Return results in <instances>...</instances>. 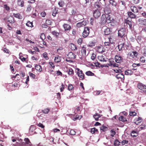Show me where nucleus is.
<instances>
[{"mask_svg": "<svg viewBox=\"0 0 146 146\" xmlns=\"http://www.w3.org/2000/svg\"><path fill=\"white\" fill-rule=\"evenodd\" d=\"M141 117H139L137 120V122H135V123L137 125H139V123H140L141 121H140V120H141Z\"/></svg>", "mask_w": 146, "mask_h": 146, "instance_id": "8fccbe9b", "label": "nucleus"}, {"mask_svg": "<svg viewBox=\"0 0 146 146\" xmlns=\"http://www.w3.org/2000/svg\"><path fill=\"white\" fill-rule=\"evenodd\" d=\"M120 142L118 140L116 139L114 141V145L115 146H118L120 145Z\"/></svg>", "mask_w": 146, "mask_h": 146, "instance_id": "c03bdc74", "label": "nucleus"}, {"mask_svg": "<svg viewBox=\"0 0 146 146\" xmlns=\"http://www.w3.org/2000/svg\"><path fill=\"white\" fill-rule=\"evenodd\" d=\"M115 61L116 62L120 63L123 62L122 57L119 55H115Z\"/></svg>", "mask_w": 146, "mask_h": 146, "instance_id": "423d86ee", "label": "nucleus"}, {"mask_svg": "<svg viewBox=\"0 0 146 146\" xmlns=\"http://www.w3.org/2000/svg\"><path fill=\"white\" fill-rule=\"evenodd\" d=\"M13 16L19 19H22V16L19 14H13Z\"/></svg>", "mask_w": 146, "mask_h": 146, "instance_id": "cd10ccee", "label": "nucleus"}, {"mask_svg": "<svg viewBox=\"0 0 146 146\" xmlns=\"http://www.w3.org/2000/svg\"><path fill=\"white\" fill-rule=\"evenodd\" d=\"M63 27L64 31H69L71 29V26L68 24L64 23L63 25Z\"/></svg>", "mask_w": 146, "mask_h": 146, "instance_id": "9d476101", "label": "nucleus"}, {"mask_svg": "<svg viewBox=\"0 0 146 146\" xmlns=\"http://www.w3.org/2000/svg\"><path fill=\"white\" fill-rule=\"evenodd\" d=\"M90 33V29L87 27H85L82 33V36L84 38H86L88 35Z\"/></svg>", "mask_w": 146, "mask_h": 146, "instance_id": "20e7f679", "label": "nucleus"}, {"mask_svg": "<svg viewBox=\"0 0 146 146\" xmlns=\"http://www.w3.org/2000/svg\"><path fill=\"white\" fill-rule=\"evenodd\" d=\"M102 29L104 30V34L105 35H108L111 32L110 29L106 26H104L102 28Z\"/></svg>", "mask_w": 146, "mask_h": 146, "instance_id": "1a4fd4ad", "label": "nucleus"}, {"mask_svg": "<svg viewBox=\"0 0 146 146\" xmlns=\"http://www.w3.org/2000/svg\"><path fill=\"white\" fill-rule=\"evenodd\" d=\"M131 11L134 13H138V10L137 7L135 6H132L130 7Z\"/></svg>", "mask_w": 146, "mask_h": 146, "instance_id": "4468645a", "label": "nucleus"}, {"mask_svg": "<svg viewBox=\"0 0 146 146\" xmlns=\"http://www.w3.org/2000/svg\"><path fill=\"white\" fill-rule=\"evenodd\" d=\"M101 13L99 9L96 10L93 13V16L95 18H98L100 16Z\"/></svg>", "mask_w": 146, "mask_h": 146, "instance_id": "0eeeda50", "label": "nucleus"}, {"mask_svg": "<svg viewBox=\"0 0 146 146\" xmlns=\"http://www.w3.org/2000/svg\"><path fill=\"white\" fill-rule=\"evenodd\" d=\"M116 77L118 79H124V75L122 73H119L117 74L116 76Z\"/></svg>", "mask_w": 146, "mask_h": 146, "instance_id": "6ab92c4d", "label": "nucleus"}, {"mask_svg": "<svg viewBox=\"0 0 146 146\" xmlns=\"http://www.w3.org/2000/svg\"><path fill=\"white\" fill-rule=\"evenodd\" d=\"M110 4H111L112 6L115 7L116 5V3L113 0H110Z\"/></svg>", "mask_w": 146, "mask_h": 146, "instance_id": "37998d69", "label": "nucleus"}, {"mask_svg": "<svg viewBox=\"0 0 146 146\" xmlns=\"http://www.w3.org/2000/svg\"><path fill=\"white\" fill-rule=\"evenodd\" d=\"M86 46H83L82 47V49L81 50V52L83 56L84 57L86 55Z\"/></svg>", "mask_w": 146, "mask_h": 146, "instance_id": "2eb2a0df", "label": "nucleus"}, {"mask_svg": "<svg viewBox=\"0 0 146 146\" xmlns=\"http://www.w3.org/2000/svg\"><path fill=\"white\" fill-rule=\"evenodd\" d=\"M140 24L142 25L146 26V19H144L139 21Z\"/></svg>", "mask_w": 146, "mask_h": 146, "instance_id": "bb28decb", "label": "nucleus"}, {"mask_svg": "<svg viewBox=\"0 0 146 146\" xmlns=\"http://www.w3.org/2000/svg\"><path fill=\"white\" fill-rule=\"evenodd\" d=\"M36 129V127L34 125H31L29 129V132L30 133L31 132H33Z\"/></svg>", "mask_w": 146, "mask_h": 146, "instance_id": "c9c22d12", "label": "nucleus"}, {"mask_svg": "<svg viewBox=\"0 0 146 146\" xmlns=\"http://www.w3.org/2000/svg\"><path fill=\"white\" fill-rule=\"evenodd\" d=\"M61 61L60 57L58 56H57L55 57L54 59V61L57 63Z\"/></svg>", "mask_w": 146, "mask_h": 146, "instance_id": "c756f323", "label": "nucleus"}, {"mask_svg": "<svg viewBox=\"0 0 146 146\" xmlns=\"http://www.w3.org/2000/svg\"><path fill=\"white\" fill-rule=\"evenodd\" d=\"M90 132L92 134H98L99 132L98 129L94 127L91 129Z\"/></svg>", "mask_w": 146, "mask_h": 146, "instance_id": "4be33fe9", "label": "nucleus"}, {"mask_svg": "<svg viewBox=\"0 0 146 146\" xmlns=\"http://www.w3.org/2000/svg\"><path fill=\"white\" fill-rule=\"evenodd\" d=\"M77 74L78 76L81 78V80H83L84 79L85 75L82 70H80L79 72H77Z\"/></svg>", "mask_w": 146, "mask_h": 146, "instance_id": "9b49d317", "label": "nucleus"}, {"mask_svg": "<svg viewBox=\"0 0 146 146\" xmlns=\"http://www.w3.org/2000/svg\"><path fill=\"white\" fill-rule=\"evenodd\" d=\"M101 21L102 24V25L107 23L106 18V15L104 14L102 15L101 17Z\"/></svg>", "mask_w": 146, "mask_h": 146, "instance_id": "f8f14e48", "label": "nucleus"}, {"mask_svg": "<svg viewBox=\"0 0 146 146\" xmlns=\"http://www.w3.org/2000/svg\"><path fill=\"white\" fill-rule=\"evenodd\" d=\"M128 55L130 59H135L137 58L138 52L136 51H133L131 53H129Z\"/></svg>", "mask_w": 146, "mask_h": 146, "instance_id": "7ed1b4c3", "label": "nucleus"}, {"mask_svg": "<svg viewBox=\"0 0 146 146\" xmlns=\"http://www.w3.org/2000/svg\"><path fill=\"white\" fill-rule=\"evenodd\" d=\"M106 18L107 23H108L111 22L112 20L113 19L110 15L107 14L106 15Z\"/></svg>", "mask_w": 146, "mask_h": 146, "instance_id": "a211bd4d", "label": "nucleus"}, {"mask_svg": "<svg viewBox=\"0 0 146 146\" xmlns=\"http://www.w3.org/2000/svg\"><path fill=\"white\" fill-rule=\"evenodd\" d=\"M24 140L25 141V143L26 144H28L29 146L32 145L31 143L28 138H25Z\"/></svg>", "mask_w": 146, "mask_h": 146, "instance_id": "2f4dec72", "label": "nucleus"}, {"mask_svg": "<svg viewBox=\"0 0 146 146\" xmlns=\"http://www.w3.org/2000/svg\"><path fill=\"white\" fill-rule=\"evenodd\" d=\"M94 43L92 41L90 42L88 44V46L90 47L94 46Z\"/></svg>", "mask_w": 146, "mask_h": 146, "instance_id": "680f3d73", "label": "nucleus"}, {"mask_svg": "<svg viewBox=\"0 0 146 146\" xmlns=\"http://www.w3.org/2000/svg\"><path fill=\"white\" fill-rule=\"evenodd\" d=\"M95 7L96 8H97V9H100L101 7V6L99 5V3H96L95 4Z\"/></svg>", "mask_w": 146, "mask_h": 146, "instance_id": "69168bd1", "label": "nucleus"}, {"mask_svg": "<svg viewBox=\"0 0 146 146\" xmlns=\"http://www.w3.org/2000/svg\"><path fill=\"white\" fill-rule=\"evenodd\" d=\"M3 6L4 8L6 11H9L10 10V7L9 6H8L7 5L5 4Z\"/></svg>", "mask_w": 146, "mask_h": 146, "instance_id": "49530a36", "label": "nucleus"}, {"mask_svg": "<svg viewBox=\"0 0 146 146\" xmlns=\"http://www.w3.org/2000/svg\"><path fill=\"white\" fill-rule=\"evenodd\" d=\"M96 57V55L94 53H92L91 56V58L93 60H94Z\"/></svg>", "mask_w": 146, "mask_h": 146, "instance_id": "13d9d810", "label": "nucleus"}, {"mask_svg": "<svg viewBox=\"0 0 146 146\" xmlns=\"http://www.w3.org/2000/svg\"><path fill=\"white\" fill-rule=\"evenodd\" d=\"M36 125H37L38 127H40L42 128H44V126L43 125V124L40 123H37Z\"/></svg>", "mask_w": 146, "mask_h": 146, "instance_id": "864d4df0", "label": "nucleus"}, {"mask_svg": "<svg viewBox=\"0 0 146 146\" xmlns=\"http://www.w3.org/2000/svg\"><path fill=\"white\" fill-rule=\"evenodd\" d=\"M127 15L131 19H134L136 18V15L130 11H128L127 13Z\"/></svg>", "mask_w": 146, "mask_h": 146, "instance_id": "dca6fc26", "label": "nucleus"}, {"mask_svg": "<svg viewBox=\"0 0 146 146\" xmlns=\"http://www.w3.org/2000/svg\"><path fill=\"white\" fill-rule=\"evenodd\" d=\"M109 63L108 65L109 66H113L114 67H118V64L115 63L113 58L110 59L109 60Z\"/></svg>", "mask_w": 146, "mask_h": 146, "instance_id": "39448f33", "label": "nucleus"}, {"mask_svg": "<svg viewBox=\"0 0 146 146\" xmlns=\"http://www.w3.org/2000/svg\"><path fill=\"white\" fill-rule=\"evenodd\" d=\"M132 2L134 4H137L140 2V0H132Z\"/></svg>", "mask_w": 146, "mask_h": 146, "instance_id": "0e129e2a", "label": "nucleus"}, {"mask_svg": "<svg viewBox=\"0 0 146 146\" xmlns=\"http://www.w3.org/2000/svg\"><path fill=\"white\" fill-rule=\"evenodd\" d=\"M32 7L30 5H28L27 7V9L26 10V11L27 12H29L31 10Z\"/></svg>", "mask_w": 146, "mask_h": 146, "instance_id": "5fc2aeb1", "label": "nucleus"}, {"mask_svg": "<svg viewBox=\"0 0 146 146\" xmlns=\"http://www.w3.org/2000/svg\"><path fill=\"white\" fill-rule=\"evenodd\" d=\"M124 43H123L121 44H119L118 46V48L119 49V51L122 50V49L124 48Z\"/></svg>", "mask_w": 146, "mask_h": 146, "instance_id": "c85d7f7f", "label": "nucleus"}, {"mask_svg": "<svg viewBox=\"0 0 146 146\" xmlns=\"http://www.w3.org/2000/svg\"><path fill=\"white\" fill-rule=\"evenodd\" d=\"M118 36L122 38H124L126 36V32L125 28H122L118 31Z\"/></svg>", "mask_w": 146, "mask_h": 146, "instance_id": "f03ea898", "label": "nucleus"}, {"mask_svg": "<svg viewBox=\"0 0 146 146\" xmlns=\"http://www.w3.org/2000/svg\"><path fill=\"white\" fill-rule=\"evenodd\" d=\"M119 120L122 121L124 122L127 121L126 118L123 116H121L119 117Z\"/></svg>", "mask_w": 146, "mask_h": 146, "instance_id": "4c0bfd02", "label": "nucleus"}, {"mask_svg": "<svg viewBox=\"0 0 146 146\" xmlns=\"http://www.w3.org/2000/svg\"><path fill=\"white\" fill-rule=\"evenodd\" d=\"M98 60L100 61H106V60L104 58V56L102 55L98 56Z\"/></svg>", "mask_w": 146, "mask_h": 146, "instance_id": "b1692460", "label": "nucleus"}, {"mask_svg": "<svg viewBox=\"0 0 146 146\" xmlns=\"http://www.w3.org/2000/svg\"><path fill=\"white\" fill-rule=\"evenodd\" d=\"M137 115V113L135 111H129V115L130 116H132L134 117Z\"/></svg>", "mask_w": 146, "mask_h": 146, "instance_id": "a19ab883", "label": "nucleus"}, {"mask_svg": "<svg viewBox=\"0 0 146 146\" xmlns=\"http://www.w3.org/2000/svg\"><path fill=\"white\" fill-rule=\"evenodd\" d=\"M137 88L139 91L141 93H144L146 95V86L141 83L137 84Z\"/></svg>", "mask_w": 146, "mask_h": 146, "instance_id": "f257e3e1", "label": "nucleus"}, {"mask_svg": "<svg viewBox=\"0 0 146 146\" xmlns=\"http://www.w3.org/2000/svg\"><path fill=\"white\" fill-rule=\"evenodd\" d=\"M17 1V4L19 6L22 7L24 6V2L23 0H18Z\"/></svg>", "mask_w": 146, "mask_h": 146, "instance_id": "a878e982", "label": "nucleus"}, {"mask_svg": "<svg viewBox=\"0 0 146 146\" xmlns=\"http://www.w3.org/2000/svg\"><path fill=\"white\" fill-rule=\"evenodd\" d=\"M68 89L69 91L73 90L74 89V88L73 85L71 84H69L68 87Z\"/></svg>", "mask_w": 146, "mask_h": 146, "instance_id": "79ce46f5", "label": "nucleus"}, {"mask_svg": "<svg viewBox=\"0 0 146 146\" xmlns=\"http://www.w3.org/2000/svg\"><path fill=\"white\" fill-rule=\"evenodd\" d=\"M100 117V115L97 113H96L95 115H93V117L94 118L96 121L98 120L99 118Z\"/></svg>", "mask_w": 146, "mask_h": 146, "instance_id": "7c9ffc66", "label": "nucleus"}, {"mask_svg": "<svg viewBox=\"0 0 146 146\" xmlns=\"http://www.w3.org/2000/svg\"><path fill=\"white\" fill-rule=\"evenodd\" d=\"M29 74L30 76L32 77L33 79H35V78L36 76L35 74L31 73L30 72H29Z\"/></svg>", "mask_w": 146, "mask_h": 146, "instance_id": "a18cd8bd", "label": "nucleus"}, {"mask_svg": "<svg viewBox=\"0 0 146 146\" xmlns=\"http://www.w3.org/2000/svg\"><path fill=\"white\" fill-rule=\"evenodd\" d=\"M70 47L72 50H75L77 49L76 45L73 43H70Z\"/></svg>", "mask_w": 146, "mask_h": 146, "instance_id": "412c9836", "label": "nucleus"}, {"mask_svg": "<svg viewBox=\"0 0 146 146\" xmlns=\"http://www.w3.org/2000/svg\"><path fill=\"white\" fill-rule=\"evenodd\" d=\"M35 67L36 70L37 71L41 72L42 71V68L40 65H36Z\"/></svg>", "mask_w": 146, "mask_h": 146, "instance_id": "aec40b11", "label": "nucleus"}, {"mask_svg": "<svg viewBox=\"0 0 146 146\" xmlns=\"http://www.w3.org/2000/svg\"><path fill=\"white\" fill-rule=\"evenodd\" d=\"M100 130L103 132L107 130L108 127L104 125H102L100 127Z\"/></svg>", "mask_w": 146, "mask_h": 146, "instance_id": "58836bf2", "label": "nucleus"}, {"mask_svg": "<svg viewBox=\"0 0 146 146\" xmlns=\"http://www.w3.org/2000/svg\"><path fill=\"white\" fill-rule=\"evenodd\" d=\"M111 136L112 137H113L114 135H115L116 132L115 131L113 130H111Z\"/></svg>", "mask_w": 146, "mask_h": 146, "instance_id": "bf43d9fd", "label": "nucleus"}, {"mask_svg": "<svg viewBox=\"0 0 146 146\" xmlns=\"http://www.w3.org/2000/svg\"><path fill=\"white\" fill-rule=\"evenodd\" d=\"M7 21L11 23H14V19L12 16L9 17L7 19Z\"/></svg>", "mask_w": 146, "mask_h": 146, "instance_id": "5701e85b", "label": "nucleus"}, {"mask_svg": "<svg viewBox=\"0 0 146 146\" xmlns=\"http://www.w3.org/2000/svg\"><path fill=\"white\" fill-rule=\"evenodd\" d=\"M124 23L126 24L127 25H128L129 26V27L130 29H131L132 28V25L130 21L127 19H125Z\"/></svg>", "mask_w": 146, "mask_h": 146, "instance_id": "f3484780", "label": "nucleus"}, {"mask_svg": "<svg viewBox=\"0 0 146 146\" xmlns=\"http://www.w3.org/2000/svg\"><path fill=\"white\" fill-rule=\"evenodd\" d=\"M143 54L145 56H146V47L144 46L143 47Z\"/></svg>", "mask_w": 146, "mask_h": 146, "instance_id": "774afa93", "label": "nucleus"}, {"mask_svg": "<svg viewBox=\"0 0 146 146\" xmlns=\"http://www.w3.org/2000/svg\"><path fill=\"white\" fill-rule=\"evenodd\" d=\"M85 74L88 76H92L95 75L94 74V73L90 71L86 72L85 73Z\"/></svg>", "mask_w": 146, "mask_h": 146, "instance_id": "72a5a7b5", "label": "nucleus"}, {"mask_svg": "<svg viewBox=\"0 0 146 146\" xmlns=\"http://www.w3.org/2000/svg\"><path fill=\"white\" fill-rule=\"evenodd\" d=\"M48 54L46 52H45L42 54L43 57L46 60H48L49 59V57L48 56Z\"/></svg>", "mask_w": 146, "mask_h": 146, "instance_id": "f704fd0d", "label": "nucleus"}, {"mask_svg": "<svg viewBox=\"0 0 146 146\" xmlns=\"http://www.w3.org/2000/svg\"><path fill=\"white\" fill-rule=\"evenodd\" d=\"M68 74L69 75H72L74 74V71L71 68H70L69 69L68 71Z\"/></svg>", "mask_w": 146, "mask_h": 146, "instance_id": "de8ad7c7", "label": "nucleus"}, {"mask_svg": "<svg viewBox=\"0 0 146 146\" xmlns=\"http://www.w3.org/2000/svg\"><path fill=\"white\" fill-rule=\"evenodd\" d=\"M49 64L50 65L52 68H53V69H54L55 66L54 63L51 62H49Z\"/></svg>", "mask_w": 146, "mask_h": 146, "instance_id": "052dcab7", "label": "nucleus"}, {"mask_svg": "<svg viewBox=\"0 0 146 146\" xmlns=\"http://www.w3.org/2000/svg\"><path fill=\"white\" fill-rule=\"evenodd\" d=\"M40 38L42 40H44L45 39V35L44 33H42L41 34V35L40 36Z\"/></svg>", "mask_w": 146, "mask_h": 146, "instance_id": "4d7b16f0", "label": "nucleus"}, {"mask_svg": "<svg viewBox=\"0 0 146 146\" xmlns=\"http://www.w3.org/2000/svg\"><path fill=\"white\" fill-rule=\"evenodd\" d=\"M125 74L128 76H131L133 73V72L131 70H127L125 72Z\"/></svg>", "mask_w": 146, "mask_h": 146, "instance_id": "393cba45", "label": "nucleus"}, {"mask_svg": "<svg viewBox=\"0 0 146 146\" xmlns=\"http://www.w3.org/2000/svg\"><path fill=\"white\" fill-rule=\"evenodd\" d=\"M65 4V3L63 1L60 0L58 3V5L60 7H62Z\"/></svg>", "mask_w": 146, "mask_h": 146, "instance_id": "ea45409f", "label": "nucleus"}, {"mask_svg": "<svg viewBox=\"0 0 146 146\" xmlns=\"http://www.w3.org/2000/svg\"><path fill=\"white\" fill-rule=\"evenodd\" d=\"M83 42L82 39V38H79L77 40V43L79 45H80Z\"/></svg>", "mask_w": 146, "mask_h": 146, "instance_id": "3c124183", "label": "nucleus"}, {"mask_svg": "<svg viewBox=\"0 0 146 146\" xmlns=\"http://www.w3.org/2000/svg\"><path fill=\"white\" fill-rule=\"evenodd\" d=\"M66 55L67 59H74L76 58V55L72 52H69Z\"/></svg>", "mask_w": 146, "mask_h": 146, "instance_id": "6e6552de", "label": "nucleus"}, {"mask_svg": "<svg viewBox=\"0 0 146 146\" xmlns=\"http://www.w3.org/2000/svg\"><path fill=\"white\" fill-rule=\"evenodd\" d=\"M52 33L53 35L55 36L57 38L60 35L59 33L54 31H52Z\"/></svg>", "mask_w": 146, "mask_h": 146, "instance_id": "473e14b6", "label": "nucleus"}, {"mask_svg": "<svg viewBox=\"0 0 146 146\" xmlns=\"http://www.w3.org/2000/svg\"><path fill=\"white\" fill-rule=\"evenodd\" d=\"M50 111V109L48 108L42 110V112L44 113H47Z\"/></svg>", "mask_w": 146, "mask_h": 146, "instance_id": "603ef678", "label": "nucleus"}, {"mask_svg": "<svg viewBox=\"0 0 146 146\" xmlns=\"http://www.w3.org/2000/svg\"><path fill=\"white\" fill-rule=\"evenodd\" d=\"M140 61L142 63H144L145 62V60L144 57L143 56H142L140 57Z\"/></svg>", "mask_w": 146, "mask_h": 146, "instance_id": "6e6d98bb", "label": "nucleus"}, {"mask_svg": "<svg viewBox=\"0 0 146 146\" xmlns=\"http://www.w3.org/2000/svg\"><path fill=\"white\" fill-rule=\"evenodd\" d=\"M76 132L73 130H70V135H74L76 134Z\"/></svg>", "mask_w": 146, "mask_h": 146, "instance_id": "e2e57ef3", "label": "nucleus"}, {"mask_svg": "<svg viewBox=\"0 0 146 146\" xmlns=\"http://www.w3.org/2000/svg\"><path fill=\"white\" fill-rule=\"evenodd\" d=\"M26 25L27 26L29 27H33V23L30 22V21H28L26 24Z\"/></svg>", "mask_w": 146, "mask_h": 146, "instance_id": "09e8293b", "label": "nucleus"}, {"mask_svg": "<svg viewBox=\"0 0 146 146\" xmlns=\"http://www.w3.org/2000/svg\"><path fill=\"white\" fill-rule=\"evenodd\" d=\"M110 23L111 26H114L117 25V22L116 21L113 19V20H112L111 21Z\"/></svg>", "mask_w": 146, "mask_h": 146, "instance_id": "e433bc0d", "label": "nucleus"}, {"mask_svg": "<svg viewBox=\"0 0 146 146\" xmlns=\"http://www.w3.org/2000/svg\"><path fill=\"white\" fill-rule=\"evenodd\" d=\"M128 143V141L126 140H124L121 142V143L122 145H125L126 143Z\"/></svg>", "mask_w": 146, "mask_h": 146, "instance_id": "338daca9", "label": "nucleus"}, {"mask_svg": "<svg viewBox=\"0 0 146 146\" xmlns=\"http://www.w3.org/2000/svg\"><path fill=\"white\" fill-rule=\"evenodd\" d=\"M96 50L97 52L100 53H102L105 51V50H103V47L102 46H97L96 47Z\"/></svg>", "mask_w": 146, "mask_h": 146, "instance_id": "ddd939ff", "label": "nucleus"}]
</instances>
